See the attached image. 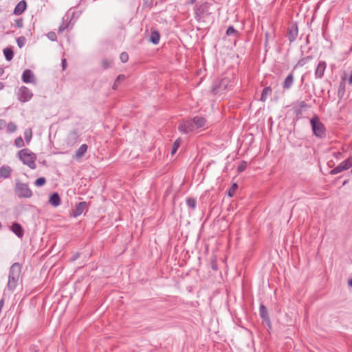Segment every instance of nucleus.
I'll return each instance as SVG.
<instances>
[{"instance_id":"32","label":"nucleus","mask_w":352,"mask_h":352,"mask_svg":"<svg viewBox=\"0 0 352 352\" xmlns=\"http://www.w3.org/2000/svg\"><path fill=\"white\" fill-rule=\"evenodd\" d=\"M186 204L188 207L195 209L196 206V201L195 199L188 198L186 199Z\"/></svg>"},{"instance_id":"31","label":"nucleus","mask_w":352,"mask_h":352,"mask_svg":"<svg viewBox=\"0 0 352 352\" xmlns=\"http://www.w3.org/2000/svg\"><path fill=\"white\" fill-rule=\"evenodd\" d=\"M14 145L17 148H21V147L24 146V142H23V138L21 137L16 138L14 140Z\"/></svg>"},{"instance_id":"33","label":"nucleus","mask_w":352,"mask_h":352,"mask_svg":"<svg viewBox=\"0 0 352 352\" xmlns=\"http://www.w3.org/2000/svg\"><path fill=\"white\" fill-rule=\"evenodd\" d=\"M226 34L228 36L233 35V36H237L238 32L233 27L231 26L228 28V30L226 31Z\"/></svg>"},{"instance_id":"45","label":"nucleus","mask_w":352,"mask_h":352,"mask_svg":"<svg viewBox=\"0 0 352 352\" xmlns=\"http://www.w3.org/2000/svg\"><path fill=\"white\" fill-rule=\"evenodd\" d=\"M348 284L350 287H352V278L350 280H349Z\"/></svg>"},{"instance_id":"10","label":"nucleus","mask_w":352,"mask_h":352,"mask_svg":"<svg viewBox=\"0 0 352 352\" xmlns=\"http://www.w3.org/2000/svg\"><path fill=\"white\" fill-rule=\"evenodd\" d=\"M21 79L25 83L34 82L35 78L33 72L30 69H25L23 72Z\"/></svg>"},{"instance_id":"43","label":"nucleus","mask_w":352,"mask_h":352,"mask_svg":"<svg viewBox=\"0 0 352 352\" xmlns=\"http://www.w3.org/2000/svg\"><path fill=\"white\" fill-rule=\"evenodd\" d=\"M119 83H120V82H116V80L114 84H113V89H117Z\"/></svg>"},{"instance_id":"34","label":"nucleus","mask_w":352,"mask_h":352,"mask_svg":"<svg viewBox=\"0 0 352 352\" xmlns=\"http://www.w3.org/2000/svg\"><path fill=\"white\" fill-rule=\"evenodd\" d=\"M25 38L21 36L17 38L16 42L19 48H21L25 44Z\"/></svg>"},{"instance_id":"44","label":"nucleus","mask_w":352,"mask_h":352,"mask_svg":"<svg viewBox=\"0 0 352 352\" xmlns=\"http://www.w3.org/2000/svg\"><path fill=\"white\" fill-rule=\"evenodd\" d=\"M4 87V85L2 82H0V90H2Z\"/></svg>"},{"instance_id":"46","label":"nucleus","mask_w":352,"mask_h":352,"mask_svg":"<svg viewBox=\"0 0 352 352\" xmlns=\"http://www.w3.org/2000/svg\"><path fill=\"white\" fill-rule=\"evenodd\" d=\"M3 73H4V70H3V68H0V76H1V75H3Z\"/></svg>"},{"instance_id":"6","label":"nucleus","mask_w":352,"mask_h":352,"mask_svg":"<svg viewBox=\"0 0 352 352\" xmlns=\"http://www.w3.org/2000/svg\"><path fill=\"white\" fill-rule=\"evenodd\" d=\"M351 166H352V161L351 158H348L344 161L342 162L339 165H338L336 168L332 169L330 172L331 175H336L339 173H341L345 170H348Z\"/></svg>"},{"instance_id":"23","label":"nucleus","mask_w":352,"mask_h":352,"mask_svg":"<svg viewBox=\"0 0 352 352\" xmlns=\"http://www.w3.org/2000/svg\"><path fill=\"white\" fill-rule=\"evenodd\" d=\"M298 36V28L296 26H293L289 32V41H294Z\"/></svg>"},{"instance_id":"4","label":"nucleus","mask_w":352,"mask_h":352,"mask_svg":"<svg viewBox=\"0 0 352 352\" xmlns=\"http://www.w3.org/2000/svg\"><path fill=\"white\" fill-rule=\"evenodd\" d=\"M17 98L21 102H26L33 96L32 92L25 86H21L16 94Z\"/></svg>"},{"instance_id":"47","label":"nucleus","mask_w":352,"mask_h":352,"mask_svg":"<svg viewBox=\"0 0 352 352\" xmlns=\"http://www.w3.org/2000/svg\"><path fill=\"white\" fill-rule=\"evenodd\" d=\"M195 0H190V3H193Z\"/></svg>"},{"instance_id":"22","label":"nucleus","mask_w":352,"mask_h":352,"mask_svg":"<svg viewBox=\"0 0 352 352\" xmlns=\"http://www.w3.org/2000/svg\"><path fill=\"white\" fill-rule=\"evenodd\" d=\"M293 82H294V76L292 74H289L285 78V80L284 81V84H283L284 89H289L292 87Z\"/></svg>"},{"instance_id":"1","label":"nucleus","mask_w":352,"mask_h":352,"mask_svg":"<svg viewBox=\"0 0 352 352\" xmlns=\"http://www.w3.org/2000/svg\"><path fill=\"white\" fill-rule=\"evenodd\" d=\"M18 157L23 164L27 165L31 169L36 168V155L29 148H23L18 152Z\"/></svg>"},{"instance_id":"35","label":"nucleus","mask_w":352,"mask_h":352,"mask_svg":"<svg viewBox=\"0 0 352 352\" xmlns=\"http://www.w3.org/2000/svg\"><path fill=\"white\" fill-rule=\"evenodd\" d=\"M47 37L50 40L52 41H56L57 39V36H56V34L55 32H50L47 34Z\"/></svg>"},{"instance_id":"12","label":"nucleus","mask_w":352,"mask_h":352,"mask_svg":"<svg viewBox=\"0 0 352 352\" xmlns=\"http://www.w3.org/2000/svg\"><path fill=\"white\" fill-rule=\"evenodd\" d=\"M26 8V1L25 0H21L15 6L13 14L15 15H21L25 10Z\"/></svg>"},{"instance_id":"42","label":"nucleus","mask_w":352,"mask_h":352,"mask_svg":"<svg viewBox=\"0 0 352 352\" xmlns=\"http://www.w3.org/2000/svg\"><path fill=\"white\" fill-rule=\"evenodd\" d=\"M125 76L122 74L119 75L116 78V82H120L121 80H124Z\"/></svg>"},{"instance_id":"18","label":"nucleus","mask_w":352,"mask_h":352,"mask_svg":"<svg viewBox=\"0 0 352 352\" xmlns=\"http://www.w3.org/2000/svg\"><path fill=\"white\" fill-rule=\"evenodd\" d=\"M63 22L61 25L58 27V33H63L69 26L68 21L69 20V16L65 14L63 16Z\"/></svg>"},{"instance_id":"9","label":"nucleus","mask_w":352,"mask_h":352,"mask_svg":"<svg viewBox=\"0 0 352 352\" xmlns=\"http://www.w3.org/2000/svg\"><path fill=\"white\" fill-rule=\"evenodd\" d=\"M22 270V265L19 263H14L9 269V275L10 276L19 278Z\"/></svg>"},{"instance_id":"5","label":"nucleus","mask_w":352,"mask_h":352,"mask_svg":"<svg viewBox=\"0 0 352 352\" xmlns=\"http://www.w3.org/2000/svg\"><path fill=\"white\" fill-rule=\"evenodd\" d=\"M232 83V78L230 77H225L223 78L219 85H215L212 87V91L214 94H219L222 91L225 90L228 87L231 85Z\"/></svg>"},{"instance_id":"20","label":"nucleus","mask_w":352,"mask_h":352,"mask_svg":"<svg viewBox=\"0 0 352 352\" xmlns=\"http://www.w3.org/2000/svg\"><path fill=\"white\" fill-rule=\"evenodd\" d=\"M87 148L88 146L86 144H82L76 151L75 157H81L87 152Z\"/></svg>"},{"instance_id":"2","label":"nucleus","mask_w":352,"mask_h":352,"mask_svg":"<svg viewBox=\"0 0 352 352\" xmlns=\"http://www.w3.org/2000/svg\"><path fill=\"white\" fill-rule=\"evenodd\" d=\"M14 191L19 198H30L32 196V192L29 188L28 184L22 183L20 181L16 182Z\"/></svg>"},{"instance_id":"36","label":"nucleus","mask_w":352,"mask_h":352,"mask_svg":"<svg viewBox=\"0 0 352 352\" xmlns=\"http://www.w3.org/2000/svg\"><path fill=\"white\" fill-rule=\"evenodd\" d=\"M120 58L122 63H126L129 60V56L126 53L122 52L120 56Z\"/></svg>"},{"instance_id":"48","label":"nucleus","mask_w":352,"mask_h":352,"mask_svg":"<svg viewBox=\"0 0 352 352\" xmlns=\"http://www.w3.org/2000/svg\"><path fill=\"white\" fill-rule=\"evenodd\" d=\"M351 173H352V168H351Z\"/></svg>"},{"instance_id":"40","label":"nucleus","mask_w":352,"mask_h":352,"mask_svg":"<svg viewBox=\"0 0 352 352\" xmlns=\"http://www.w3.org/2000/svg\"><path fill=\"white\" fill-rule=\"evenodd\" d=\"M6 121L5 120L1 119L0 120V130H3L5 128H6Z\"/></svg>"},{"instance_id":"17","label":"nucleus","mask_w":352,"mask_h":352,"mask_svg":"<svg viewBox=\"0 0 352 352\" xmlns=\"http://www.w3.org/2000/svg\"><path fill=\"white\" fill-rule=\"evenodd\" d=\"M49 203L53 207H57L60 204V197L58 192H53L50 196Z\"/></svg>"},{"instance_id":"28","label":"nucleus","mask_w":352,"mask_h":352,"mask_svg":"<svg viewBox=\"0 0 352 352\" xmlns=\"http://www.w3.org/2000/svg\"><path fill=\"white\" fill-rule=\"evenodd\" d=\"M32 138V131L31 129H28L24 132V138L28 144Z\"/></svg>"},{"instance_id":"21","label":"nucleus","mask_w":352,"mask_h":352,"mask_svg":"<svg viewBox=\"0 0 352 352\" xmlns=\"http://www.w3.org/2000/svg\"><path fill=\"white\" fill-rule=\"evenodd\" d=\"M3 54L6 60L10 61L14 56V52L11 47H6L3 50Z\"/></svg>"},{"instance_id":"8","label":"nucleus","mask_w":352,"mask_h":352,"mask_svg":"<svg viewBox=\"0 0 352 352\" xmlns=\"http://www.w3.org/2000/svg\"><path fill=\"white\" fill-rule=\"evenodd\" d=\"M178 129L180 132L184 133H188L195 130L193 122L191 120L183 121L180 123Z\"/></svg>"},{"instance_id":"24","label":"nucleus","mask_w":352,"mask_h":352,"mask_svg":"<svg viewBox=\"0 0 352 352\" xmlns=\"http://www.w3.org/2000/svg\"><path fill=\"white\" fill-rule=\"evenodd\" d=\"M160 34L156 31H153L151 34L150 41L153 44H157L160 41Z\"/></svg>"},{"instance_id":"38","label":"nucleus","mask_w":352,"mask_h":352,"mask_svg":"<svg viewBox=\"0 0 352 352\" xmlns=\"http://www.w3.org/2000/svg\"><path fill=\"white\" fill-rule=\"evenodd\" d=\"M236 189H237V185L236 184H233L232 188L229 191V193H228L229 196L232 197L233 194L234 193V192L236 191Z\"/></svg>"},{"instance_id":"49","label":"nucleus","mask_w":352,"mask_h":352,"mask_svg":"<svg viewBox=\"0 0 352 352\" xmlns=\"http://www.w3.org/2000/svg\"><path fill=\"white\" fill-rule=\"evenodd\" d=\"M351 161H352V158H351Z\"/></svg>"},{"instance_id":"7","label":"nucleus","mask_w":352,"mask_h":352,"mask_svg":"<svg viewBox=\"0 0 352 352\" xmlns=\"http://www.w3.org/2000/svg\"><path fill=\"white\" fill-rule=\"evenodd\" d=\"M208 4L204 3L197 6L195 9V17L197 20L200 21L204 19L205 15L208 14Z\"/></svg>"},{"instance_id":"37","label":"nucleus","mask_w":352,"mask_h":352,"mask_svg":"<svg viewBox=\"0 0 352 352\" xmlns=\"http://www.w3.org/2000/svg\"><path fill=\"white\" fill-rule=\"evenodd\" d=\"M23 25V22L22 19H19L15 20V26L21 28Z\"/></svg>"},{"instance_id":"25","label":"nucleus","mask_w":352,"mask_h":352,"mask_svg":"<svg viewBox=\"0 0 352 352\" xmlns=\"http://www.w3.org/2000/svg\"><path fill=\"white\" fill-rule=\"evenodd\" d=\"M7 132L9 133H14L17 129V126L15 123L10 122L6 124Z\"/></svg>"},{"instance_id":"30","label":"nucleus","mask_w":352,"mask_h":352,"mask_svg":"<svg viewBox=\"0 0 352 352\" xmlns=\"http://www.w3.org/2000/svg\"><path fill=\"white\" fill-rule=\"evenodd\" d=\"M180 142H181L180 139H177L174 142V144L173 145L172 151H171L172 155H173L177 152V151L180 145Z\"/></svg>"},{"instance_id":"29","label":"nucleus","mask_w":352,"mask_h":352,"mask_svg":"<svg viewBox=\"0 0 352 352\" xmlns=\"http://www.w3.org/2000/svg\"><path fill=\"white\" fill-rule=\"evenodd\" d=\"M46 183V179L44 177H41L34 181V185L38 187L43 186Z\"/></svg>"},{"instance_id":"13","label":"nucleus","mask_w":352,"mask_h":352,"mask_svg":"<svg viewBox=\"0 0 352 352\" xmlns=\"http://www.w3.org/2000/svg\"><path fill=\"white\" fill-rule=\"evenodd\" d=\"M11 230L19 237L23 236L24 232L22 226L17 222H14L11 226Z\"/></svg>"},{"instance_id":"15","label":"nucleus","mask_w":352,"mask_h":352,"mask_svg":"<svg viewBox=\"0 0 352 352\" xmlns=\"http://www.w3.org/2000/svg\"><path fill=\"white\" fill-rule=\"evenodd\" d=\"M12 168L8 165H3L0 167V177L7 179L10 177Z\"/></svg>"},{"instance_id":"3","label":"nucleus","mask_w":352,"mask_h":352,"mask_svg":"<svg viewBox=\"0 0 352 352\" xmlns=\"http://www.w3.org/2000/svg\"><path fill=\"white\" fill-rule=\"evenodd\" d=\"M311 124L314 135L319 138H322L325 135V129L324 125L319 119L315 116L311 120Z\"/></svg>"},{"instance_id":"11","label":"nucleus","mask_w":352,"mask_h":352,"mask_svg":"<svg viewBox=\"0 0 352 352\" xmlns=\"http://www.w3.org/2000/svg\"><path fill=\"white\" fill-rule=\"evenodd\" d=\"M86 205L87 204L85 201L78 203L76 205L74 208L72 210L71 214L75 217L80 215L83 212Z\"/></svg>"},{"instance_id":"16","label":"nucleus","mask_w":352,"mask_h":352,"mask_svg":"<svg viewBox=\"0 0 352 352\" xmlns=\"http://www.w3.org/2000/svg\"><path fill=\"white\" fill-rule=\"evenodd\" d=\"M327 65L326 63L324 61L319 62L317 68L315 72V75L316 78H321L324 74V72L325 71Z\"/></svg>"},{"instance_id":"19","label":"nucleus","mask_w":352,"mask_h":352,"mask_svg":"<svg viewBox=\"0 0 352 352\" xmlns=\"http://www.w3.org/2000/svg\"><path fill=\"white\" fill-rule=\"evenodd\" d=\"M194 126L196 129L203 128L206 125V120L203 118L195 117L192 120Z\"/></svg>"},{"instance_id":"26","label":"nucleus","mask_w":352,"mask_h":352,"mask_svg":"<svg viewBox=\"0 0 352 352\" xmlns=\"http://www.w3.org/2000/svg\"><path fill=\"white\" fill-rule=\"evenodd\" d=\"M260 315L264 320L269 321L267 309L263 305L260 307Z\"/></svg>"},{"instance_id":"39","label":"nucleus","mask_w":352,"mask_h":352,"mask_svg":"<svg viewBox=\"0 0 352 352\" xmlns=\"http://www.w3.org/2000/svg\"><path fill=\"white\" fill-rule=\"evenodd\" d=\"M246 163L245 162H243L242 164H241L239 166H238V171L239 172H243L245 168H246Z\"/></svg>"},{"instance_id":"14","label":"nucleus","mask_w":352,"mask_h":352,"mask_svg":"<svg viewBox=\"0 0 352 352\" xmlns=\"http://www.w3.org/2000/svg\"><path fill=\"white\" fill-rule=\"evenodd\" d=\"M19 279V278L8 276V289L13 292L18 285Z\"/></svg>"},{"instance_id":"41","label":"nucleus","mask_w":352,"mask_h":352,"mask_svg":"<svg viewBox=\"0 0 352 352\" xmlns=\"http://www.w3.org/2000/svg\"><path fill=\"white\" fill-rule=\"evenodd\" d=\"M61 66L63 70H65L67 67V60L65 58H63L61 60Z\"/></svg>"},{"instance_id":"27","label":"nucleus","mask_w":352,"mask_h":352,"mask_svg":"<svg viewBox=\"0 0 352 352\" xmlns=\"http://www.w3.org/2000/svg\"><path fill=\"white\" fill-rule=\"evenodd\" d=\"M271 91L272 90L270 87H265L262 91L261 100L265 102L267 100V95H269L271 93Z\"/></svg>"}]
</instances>
